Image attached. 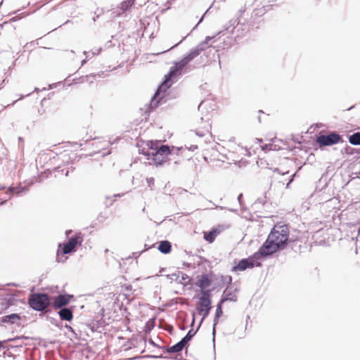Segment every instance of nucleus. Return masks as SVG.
I'll list each match as a JSON object with an SVG mask.
<instances>
[{
    "instance_id": "1",
    "label": "nucleus",
    "mask_w": 360,
    "mask_h": 360,
    "mask_svg": "<svg viewBox=\"0 0 360 360\" xmlns=\"http://www.w3.org/2000/svg\"><path fill=\"white\" fill-rule=\"evenodd\" d=\"M203 44H199L195 47L191 49L190 51L179 62L175 63L169 72L165 75L163 81L158 86L155 94L151 98L149 108L153 110L160 104L165 103L164 100L167 90L171 87L173 79H175L181 71L195 58L198 56L203 49Z\"/></svg>"
},
{
    "instance_id": "2",
    "label": "nucleus",
    "mask_w": 360,
    "mask_h": 360,
    "mask_svg": "<svg viewBox=\"0 0 360 360\" xmlns=\"http://www.w3.org/2000/svg\"><path fill=\"white\" fill-rule=\"evenodd\" d=\"M297 243V240L289 238L288 225L278 223L274 225L266 240L259 248V253L263 254L264 257H268L284 250L288 245L293 250V245Z\"/></svg>"
},
{
    "instance_id": "3",
    "label": "nucleus",
    "mask_w": 360,
    "mask_h": 360,
    "mask_svg": "<svg viewBox=\"0 0 360 360\" xmlns=\"http://www.w3.org/2000/svg\"><path fill=\"white\" fill-rule=\"evenodd\" d=\"M146 146H148L151 150V162L157 167L163 165L170 160L169 156L172 155V150L175 148L174 146H169L168 145L162 144L160 141H148L146 143Z\"/></svg>"
},
{
    "instance_id": "4",
    "label": "nucleus",
    "mask_w": 360,
    "mask_h": 360,
    "mask_svg": "<svg viewBox=\"0 0 360 360\" xmlns=\"http://www.w3.org/2000/svg\"><path fill=\"white\" fill-rule=\"evenodd\" d=\"M27 302L35 311L48 312L47 308L51 305V299L46 293L34 292L29 295Z\"/></svg>"
},
{
    "instance_id": "5",
    "label": "nucleus",
    "mask_w": 360,
    "mask_h": 360,
    "mask_svg": "<svg viewBox=\"0 0 360 360\" xmlns=\"http://www.w3.org/2000/svg\"><path fill=\"white\" fill-rule=\"evenodd\" d=\"M33 184V181L30 182L26 186H22L20 184L16 186H10L8 188L4 186H0V205L4 204L13 195L20 196L22 193H26L29 191V187Z\"/></svg>"
},
{
    "instance_id": "6",
    "label": "nucleus",
    "mask_w": 360,
    "mask_h": 360,
    "mask_svg": "<svg viewBox=\"0 0 360 360\" xmlns=\"http://www.w3.org/2000/svg\"><path fill=\"white\" fill-rule=\"evenodd\" d=\"M262 257H265L263 254L259 253V249L258 251L252 255L239 260L238 262L232 267L231 271H243L248 269H252L254 266H260L261 263L259 259Z\"/></svg>"
},
{
    "instance_id": "7",
    "label": "nucleus",
    "mask_w": 360,
    "mask_h": 360,
    "mask_svg": "<svg viewBox=\"0 0 360 360\" xmlns=\"http://www.w3.org/2000/svg\"><path fill=\"white\" fill-rule=\"evenodd\" d=\"M316 140L320 146H330L343 142L342 136L336 131L330 132L328 134H319Z\"/></svg>"
},
{
    "instance_id": "8",
    "label": "nucleus",
    "mask_w": 360,
    "mask_h": 360,
    "mask_svg": "<svg viewBox=\"0 0 360 360\" xmlns=\"http://www.w3.org/2000/svg\"><path fill=\"white\" fill-rule=\"evenodd\" d=\"M82 242L80 233L70 237L68 241L63 245L62 254L67 255L76 252L77 246L80 245Z\"/></svg>"
},
{
    "instance_id": "9",
    "label": "nucleus",
    "mask_w": 360,
    "mask_h": 360,
    "mask_svg": "<svg viewBox=\"0 0 360 360\" xmlns=\"http://www.w3.org/2000/svg\"><path fill=\"white\" fill-rule=\"evenodd\" d=\"M73 295L69 294H59L57 296L51 297V305L55 309H59L66 306L70 302Z\"/></svg>"
},
{
    "instance_id": "10",
    "label": "nucleus",
    "mask_w": 360,
    "mask_h": 360,
    "mask_svg": "<svg viewBox=\"0 0 360 360\" xmlns=\"http://www.w3.org/2000/svg\"><path fill=\"white\" fill-rule=\"evenodd\" d=\"M214 37H206L205 40L200 42V44H203V49L202 51L204 52L205 55L207 57H210V55H212V58H215V56H217V58H219V55L217 53L218 51L214 49V46H207L208 43L214 39Z\"/></svg>"
},
{
    "instance_id": "11",
    "label": "nucleus",
    "mask_w": 360,
    "mask_h": 360,
    "mask_svg": "<svg viewBox=\"0 0 360 360\" xmlns=\"http://www.w3.org/2000/svg\"><path fill=\"white\" fill-rule=\"evenodd\" d=\"M74 307L59 309L58 314L62 321H71L73 319Z\"/></svg>"
},
{
    "instance_id": "12",
    "label": "nucleus",
    "mask_w": 360,
    "mask_h": 360,
    "mask_svg": "<svg viewBox=\"0 0 360 360\" xmlns=\"http://www.w3.org/2000/svg\"><path fill=\"white\" fill-rule=\"evenodd\" d=\"M212 284V280L208 274H202L198 276V281L195 285L199 287L201 290H205Z\"/></svg>"
},
{
    "instance_id": "13",
    "label": "nucleus",
    "mask_w": 360,
    "mask_h": 360,
    "mask_svg": "<svg viewBox=\"0 0 360 360\" xmlns=\"http://www.w3.org/2000/svg\"><path fill=\"white\" fill-rule=\"evenodd\" d=\"M135 0H125L120 4L119 9L113 11L112 13L117 16H120L123 13L129 11L134 5Z\"/></svg>"
},
{
    "instance_id": "14",
    "label": "nucleus",
    "mask_w": 360,
    "mask_h": 360,
    "mask_svg": "<svg viewBox=\"0 0 360 360\" xmlns=\"http://www.w3.org/2000/svg\"><path fill=\"white\" fill-rule=\"evenodd\" d=\"M184 347H187L181 340L171 347H160V349L167 353H178L181 352Z\"/></svg>"
},
{
    "instance_id": "15",
    "label": "nucleus",
    "mask_w": 360,
    "mask_h": 360,
    "mask_svg": "<svg viewBox=\"0 0 360 360\" xmlns=\"http://www.w3.org/2000/svg\"><path fill=\"white\" fill-rule=\"evenodd\" d=\"M220 228L221 226H219L218 228L212 229L209 232H205L204 239L209 243H212L214 240L216 236L221 233V230Z\"/></svg>"
},
{
    "instance_id": "16",
    "label": "nucleus",
    "mask_w": 360,
    "mask_h": 360,
    "mask_svg": "<svg viewBox=\"0 0 360 360\" xmlns=\"http://www.w3.org/2000/svg\"><path fill=\"white\" fill-rule=\"evenodd\" d=\"M226 301H236V296L233 295V292L227 287L223 292L220 302L224 303Z\"/></svg>"
},
{
    "instance_id": "17",
    "label": "nucleus",
    "mask_w": 360,
    "mask_h": 360,
    "mask_svg": "<svg viewBox=\"0 0 360 360\" xmlns=\"http://www.w3.org/2000/svg\"><path fill=\"white\" fill-rule=\"evenodd\" d=\"M158 249L163 254H168L172 250L171 243L168 240H162L160 242Z\"/></svg>"
},
{
    "instance_id": "18",
    "label": "nucleus",
    "mask_w": 360,
    "mask_h": 360,
    "mask_svg": "<svg viewBox=\"0 0 360 360\" xmlns=\"http://www.w3.org/2000/svg\"><path fill=\"white\" fill-rule=\"evenodd\" d=\"M20 316L18 314H11L9 315L2 317L1 321L3 323H14L17 320H20Z\"/></svg>"
},
{
    "instance_id": "19",
    "label": "nucleus",
    "mask_w": 360,
    "mask_h": 360,
    "mask_svg": "<svg viewBox=\"0 0 360 360\" xmlns=\"http://www.w3.org/2000/svg\"><path fill=\"white\" fill-rule=\"evenodd\" d=\"M197 332V329L195 330L193 328H191L188 331L187 334L181 340L186 347H188L189 342L195 336Z\"/></svg>"
},
{
    "instance_id": "20",
    "label": "nucleus",
    "mask_w": 360,
    "mask_h": 360,
    "mask_svg": "<svg viewBox=\"0 0 360 360\" xmlns=\"http://www.w3.org/2000/svg\"><path fill=\"white\" fill-rule=\"evenodd\" d=\"M348 139L352 145L360 146V131L349 135Z\"/></svg>"
},
{
    "instance_id": "21",
    "label": "nucleus",
    "mask_w": 360,
    "mask_h": 360,
    "mask_svg": "<svg viewBox=\"0 0 360 360\" xmlns=\"http://www.w3.org/2000/svg\"><path fill=\"white\" fill-rule=\"evenodd\" d=\"M212 300L199 299L196 309H212Z\"/></svg>"
},
{
    "instance_id": "22",
    "label": "nucleus",
    "mask_w": 360,
    "mask_h": 360,
    "mask_svg": "<svg viewBox=\"0 0 360 360\" xmlns=\"http://www.w3.org/2000/svg\"><path fill=\"white\" fill-rule=\"evenodd\" d=\"M196 310H197L198 313L200 315L202 316V319H201L200 322L199 323L198 326L197 328V330H198L200 327V326H201V324H202V323L203 322V321L209 315L211 309H196Z\"/></svg>"
},
{
    "instance_id": "23",
    "label": "nucleus",
    "mask_w": 360,
    "mask_h": 360,
    "mask_svg": "<svg viewBox=\"0 0 360 360\" xmlns=\"http://www.w3.org/2000/svg\"><path fill=\"white\" fill-rule=\"evenodd\" d=\"M342 153H346L347 155H353L354 153L360 154V149L354 148L349 146H347L342 150Z\"/></svg>"
},
{
    "instance_id": "24",
    "label": "nucleus",
    "mask_w": 360,
    "mask_h": 360,
    "mask_svg": "<svg viewBox=\"0 0 360 360\" xmlns=\"http://www.w3.org/2000/svg\"><path fill=\"white\" fill-rule=\"evenodd\" d=\"M219 318H216V316L214 315V323L212 327V343H213V347L214 349H215V335H216V326L218 323Z\"/></svg>"
},
{
    "instance_id": "25",
    "label": "nucleus",
    "mask_w": 360,
    "mask_h": 360,
    "mask_svg": "<svg viewBox=\"0 0 360 360\" xmlns=\"http://www.w3.org/2000/svg\"><path fill=\"white\" fill-rule=\"evenodd\" d=\"M202 292L199 299L211 300V290H202Z\"/></svg>"
},
{
    "instance_id": "26",
    "label": "nucleus",
    "mask_w": 360,
    "mask_h": 360,
    "mask_svg": "<svg viewBox=\"0 0 360 360\" xmlns=\"http://www.w3.org/2000/svg\"><path fill=\"white\" fill-rule=\"evenodd\" d=\"M222 304H223V302L219 301V302L217 305L216 311H215L216 318H219L223 314Z\"/></svg>"
},
{
    "instance_id": "27",
    "label": "nucleus",
    "mask_w": 360,
    "mask_h": 360,
    "mask_svg": "<svg viewBox=\"0 0 360 360\" xmlns=\"http://www.w3.org/2000/svg\"><path fill=\"white\" fill-rule=\"evenodd\" d=\"M178 277L179 279L177 281L180 283H183L184 281H186V280L188 279V276L181 271L178 272Z\"/></svg>"
},
{
    "instance_id": "28",
    "label": "nucleus",
    "mask_w": 360,
    "mask_h": 360,
    "mask_svg": "<svg viewBox=\"0 0 360 360\" xmlns=\"http://www.w3.org/2000/svg\"><path fill=\"white\" fill-rule=\"evenodd\" d=\"M266 192H264V195L262 197H259L255 200V205L261 204V205H264L266 203Z\"/></svg>"
},
{
    "instance_id": "29",
    "label": "nucleus",
    "mask_w": 360,
    "mask_h": 360,
    "mask_svg": "<svg viewBox=\"0 0 360 360\" xmlns=\"http://www.w3.org/2000/svg\"><path fill=\"white\" fill-rule=\"evenodd\" d=\"M140 153H142L143 155H144L145 156H146L148 160L150 159L151 150L149 149L148 147L147 148H142L141 150L140 151Z\"/></svg>"
},
{
    "instance_id": "30",
    "label": "nucleus",
    "mask_w": 360,
    "mask_h": 360,
    "mask_svg": "<svg viewBox=\"0 0 360 360\" xmlns=\"http://www.w3.org/2000/svg\"><path fill=\"white\" fill-rule=\"evenodd\" d=\"M140 358L162 359V358H166V357L163 356L162 355H159V356H157V355H146V356H136L134 358H132V359H140ZM129 360H131V359H129Z\"/></svg>"
},
{
    "instance_id": "31",
    "label": "nucleus",
    "mask_w": 360,
    "mask_h": 360,
    "mask_svg": "<svg viewBox=\"0 0 360 360\" xmlns=\"http://www.w3.org/2000/svg\"><path fill=\"white\" fill-rule=\"evenodd\" d=\"M64 257V255L62 254V252H60V250H58V252H57V257H56V259L58 262H64L66 259H67V257Z\"/></svg>"
},
{
    "instance_id": "32",
    "label": "nucleus",
    "mask_w": 360,
    "mask_h": 360,
    "mask_svg": "<svg viewBox=\"0 0 360 360\" xmlns=\"http://www.w3.org/2000/svg\"><path fill=\"white\" fill-rule=\"evenodd\" d=\"M207 134H210L209 128L207 127L205 131H196V134L200 137L205 136Z\"/></svg>"
},
{
    "instance_id": "33",
    "label": "nucleus",
    "mask_w": 360,
    "mask_h": 360,
    "mask_svg": "<svg viewBox=\"0 0 360 360\" xmlns=\"http://www.w3.org/2000/svg\"><path fill=\"white\" fill-rule=\"evenodd\" d=\"M222 281L227 284H231L232 282V277L231 276H222Z\"/></svg>"
},
{
    "instance_id": "34",
    "label": "nucleus",
    "mask_w": 360,
    "mask_h": 360,
    "mask_svg": "<svg viewBox=\"0 0 360 360\" xmlns=\"http://www.w3.org/2000/svg\"><path fill=\"white\" fill-rule=\"evenodd\" d=\"M20 337H16L15 338H11V339H8V341H15L16 340H18L20 339ZM5 342H7V340H5ZM4 342L2 341H0V350L4 347Z\"/></svg>"
},
{
    "instance_id": "35",
    "label": "nucleus",
    "mask_w": 360,
    "mask_h": 360,
    "mask_svg": "<svg viewBox=\"0 0 360 360\" xmlns=\"http://www.w3.org/2000/svg\"><path fill=\"white\" fill-rule=\"evenodd\" d=\"M110 198H111V197H110V196H108V195H107V196L105 197V200H110ZM114 201H115V200L110 201L109 203H108V202H107V201H105V206H106L107 207L112 206V204H113V202H114Z\"/></svg>"
},
{
    "instance_id": "36",
    "label": "nucleus",
    "mask_w": 360,
    "mask_h": 360,
    "mask_svg": "<svg viewBox=\"0 0 360 360\" xmlns=\"http://www.w3.org/2000/svg\"><path fill=\"white\" fill-rule=\"evenodd\" d=\"M146 181H147V183H148V186H149L150 187L152 185H153V184H154V181H155V180H154V178H153V177L147 178V179H146Z\"/></svg>"
},
{
    "instance_id": "37",
    "label": "nucleus",
    "mask_w": 360,
    "mask_h": 360,
    "mask_svg": "<svg viewBox=\"0 0 360 360\" xmlns=\"http://www.w3.org/2000/svg\"><path fill=\"white\" fill-rule=\"evenodd\" d=\"M237 200L240 204V205L242 207L243 205V193H240L237 198Z\"/></svg>"
},
{
    "instance_id": "38",
    "label": "nucleus",
    "mask_w": 360,
    "mask_h": 360,
    "mask_svg": "<svg viewBox=\"0 0 360 360\" xmlns=\"http://www.w3.org/2000/svg\"><path fill=\"white\" fill-rule=\"evenodd\" d=\"M103 13V9H101V11L98 13H97V11L95 12V16L93 17V20L95 22L97 18L100 17V15Z\"/></svg>"
},
{
    "instance_id": "39",
    "label": "nucleus",
    "mask_w": 360,
    "mask_h": 360,
    "mask_svg": "<svg viewBox=\"0 0 360 360\" xmlns=\"http://www.w3.org/2000/svg\"><path fill=\"white\" fill-rule=\"evenodd\" d=\"M5 26H9L10 27V25L8 23H7V22H4L3 24L0 25V36L2 34L1 31L4 30Z\"/></svg>"
},
{
    "instance_id": "40",
    "label": "nucleus",
    "mask_w": 360,
    "mask_h": 360,
    "mask_svg": "<svg viewBox=\"0 0 360 360\" xmlns=\"http://www.w3.org/2000/svg\"><path fill=\"white\" fill-rule=\"evenodd\" d=\"M173 326L172 325H168L166 330L169 333H172V331H173Z\"/></svg>"
},
{
    "instance_id": "41",
    "label": "nucleus",
    "mask_w": 360,
    "mask_h": 360,
    "mask_svg": "<svg viewBox=\"0 0 360 360\" xmlns=\"http://www.w3.org/2000/svg\"><path fill=\"white\" fill-rule=\"evenodd\" d=\"M65 328H67L69 331L72 332L73 333H75L74 329L70 326H69L68 324H65Z\"/></svg>"
},
{
    "instance_id": "42",
    "label": "nucleus",
    "mask_w": 360,
    "mask_h": 360,
    "mask_svg": "<svg viewBox=\"0 0 360 360\" xmlns=\"http://www.w3.org/2000/svg\"><path fill=\"white\" fill-rule=\"evenodd\" d=\"M170 278L172 279H175L176 281H177L179 279L178 273L172 274Z\"/></svg>"
},
{
    "instance_id": "43",
    "label": "nucleus",
    "mask_w": 360,
    "mask_h": 360,
    "mask_svg": "<svg viewBox=\"0 0 360 360\" xmlns=\"http://www.w3.org/2000/svg\"><path fill=\"white\" fill-rule=\"evenodd\" d=\"M295 176V173L291 176V178H290V181H288V183L287 184V188H288V187L289 186V185L292 182V181H293V178H294V176Z\"/></svg>"
},
{
    "instance_id": "44",
    "label": "nucleus",
    "mask_w": 360,
    "mask_h": 360,
    "mask_svg": "<svg viewBox=\"0 0 360 360\" xmlns=\"http://www.w3.org/2000/svg\"><path fill=\"white\" fill-rule=\"evenodd\" d=\"M148 342H149V344H150V345H154V346H155V347H159V348H160V346H159V345H156V344L153 342V340H151V339L148 341Z\"/></svg>"
},
{
    "instance_id": "45",
    "label": "nucleus",
    "mask_w": 360,
    "mask_h": 360,
    "mask_svg": "<svg viewBox=\"0 0 360 360\" xmlns=\"http://www.w3.org/2000/svg\"><path fill=\"white\" fill-rule=\"evenodd\" d=\"M124 194V193H117V194H114L112 197L114 198H120V197H122L123 196Z\"/></svg>"
},
{
    "instance_id": "46",
    "label": "nucleus",
    "mask_w": 360,
    "mask_h": 360,
    "mask_svg": "<svg viewBox=\"0 0 360 360\" xmlns=\"http://www.w3.org/2000/svg\"><path fill=\"white\" fill-rule=\"evenodd\" d=\"M101 50H102V49H101V48H100V49H98V51H97V52H94V51H93V52L91 53L92 56H94V55L98 54V53L101 51Z\"/></svg>"
},
{
    "instance_id": "47",
    "label": "nucleus",
    "mask_w": 360,
    "mask_h": 360,
    "mask_svg": "<svg viewBox=\"0 0 360 360\" xmlns=\"http://www.w3.org/2000/svg\"><path fill=\"white\" fill-rule=\"evenodd\" d=\"M195 315L193 314V320H192V322H191V326H190L191 327H193V326H194V323H195Z\"/></svg>"
},
{
    "instance_id": "48",
    "label": "nucleus",
    "mask_w": 360,
    "mask_h": 360,
    "mask_svg": "<svg viewBox=\"0 0 360 360\" xmlns=\"http://www.w3.org/2000/svg\"><path fill=\"white\" fill-rule=\"evenodd\" d=\"M198 147L197 146H195V145H192L190 148H189V150H193L194 149H196Z\"/></svg>"
},
{
    "instance_id": "49",
    "label": "nucleus",
    "mask_w": 360,
    "mask_h": 360,
    "mask_svg": "<svg viewBox=\"0 0 360 360\" xmlns=\"http://www.w3.org/2000/svg\"><path fill=\"white\" fill-rule=\"evenodd\" d=\"M72 230H68V231H66L65 234L68 237L69 234L72 233Z\"/></svg>"
},
{
    "instance_id": "50",
    "label": "nucleus",
    "mask_w": 360,
    "mask_h": 360,
    "mask_svg": "<svg viewBox=\"0 0 360 360\" xmlns=\"http://www.w3.org/2000/svg\"><path fill=\"white\" fill-rule=\"evenodd\" d=\"M88 59L87 58H85L82 61V65H84L86 62H87Z\"/></svg>"
},
{
    "instance_id": "51",
    "label": "nucleus",
    "mask_w": 360,
    "mask_h": 360,
    "mask_svg": "<svg viewBox=\"0 0 360 360\" xmlns=\"http://www.w3.org/2000/svg\"><path fill=\"white\" fill-rule=\"evenodd\" d=\"M179 328H180L181 330H185V329H186V328H185L184 326H181V325H180V326H179Z\"/></svg>"
},
{
    "instance_id": "52",
    "label": "nucleus",
    "mask_w": 360,
    "mask_h": 360,
    "mask_svg": "<svg viewBox=\"0 0 360 360\" xmlns=\"http://www.w3.org/2000/svg\"><path fill=\"white\" fill-rule=\"evenodd\" d=\"M229 210L231 212H237V210H235V209H229Z\"/></svg>"
},
{
    "instance_id": "53",
    "label": "nucleus",
    "mask_w": 360,
    "mask_h": 360,
    "mask_svg": "<svg viewBox=\"0 0 360 360\" xmlns=\"http://www.w3.org/2000/svg\"><path fill=\"white\" fill-rule=\"evenodd\" d=\"M202 105H203V102H201L200 103V105H198V110L202 107Z\"/></svg>"
},
{
    "instance_id": "54",
    "label": "nucleus",
    "mask_w": 360,
    "mask_h": 360,
    "mask_svg": "<svg viewBox=\"0 0 360 360\" xmlns=\"http://www.w3.org/2000/svg\"><path fill=\"white\" fill-rule=\"evenodd\" d=\"M41 178H42V175L39 176V181H38L39 182H41L42 181Z\"/></svg>"
},
{
    "instance_id": "55",
    "label": "nucleus",
    "mask_w": 360,
    "mask_h": 360,
    "mask_svg": "<svg viewBox=\"0 0 360 360\" xmlns=\"http://www.w3.org/2000/svg\"><path fill=\"white\" fill-rule=\"evenodd\" d=\"M68 174H69V171H68V170H66V172H65V175L66 176H68Z\"/></svg>"
},
{
    "instance_id": "56",
    "label": "nucleus",
    "mask_w": 360,
    "mask_h": 360,
    "mask_svg": "<svg viewBox=\"0 0 360 360\" xmlns=\"http://www.w3.org/2000/svg\"><path fill=\"white\" fill-rule=\"evenodd\" d=\"M39 91V88H37V87H35V88H34V91L38 92Z\"/></svg>"
},
{
    "instance_id": "57",
    "label": "nucleus",
    "mask_w": 360,
    "mask_h": 360,
    "mask_svg": "<svg viewBox=\"0 0 360 360\" xmlns=\"http://www.w3.org/2000/svg\"><path fill=\"white\" fill-rule=\"evenodd\" d=\"M70 22H71V21L70 20H68L65 21V22L64 24H68V23H70Z\"/></svg>"
},
{
    "instance_id": "58",
    "label": "nucleus",
    "mask_w": 360,
    "mask_h": 360,
    "mask_svg": "<svg viewBox=\"0 0 360 360\" xmlns=\"http://www.w3.org/2000/svg\"><path fill=\"white\" fill-rule=\"evenodd\" d=\"M184 264L186 266H189L191 265L189 263H184Z\"/></svg>"
},
{
    "instance_id": "59",
    "label": "nucleus",
    "mask_w": 360,
    "mask_h": 360,
    "mask_svg": "<svg viewBox=\"0 0 360 360\" xmlns=\"http://www.w3.org/2000/svg\"><path fill=\"white\" fill-rule=\"evenodd\" d=\"M202 18H203V16L200 18V20H199L198 23H200V22H202Z\"/></svg>"
},
{
    "instance_id": "60",
    "label": "nucleus",
    "mask_w": 360,
    "mask_h": 360,
    "mask_svg": "<svg viewBox=\"0 0 360 360\" xmlns=\"http://www.w3.org/2000/svg\"><path fill=\"white\" fill-rule=\"evenodd\" d=\"M174 164H175V165H177V164H179V162H178L177 160H175V161H174Z\"/></svg>"
},
{
    "instance_id": "61",
    "label": "nucleus",
    "mask_w": 360,
    "mask_h": 360,
    "mask_svg": "<svg viewBox=\"0 0 360 360\" xmlns=\"http://www.w3.org/2000/svg\"><path fill=\"white\" fill-rule=\"evenodd\" d=\"M275 172H278V173H279V169H278V168H276V169H275Z\"/></svg>"
},
{
    "instance_id": "62",
    "label": "nucleus",
    "mask_w": 360,
    "mask_h": 360,
    "mask_svg": "<svg viewBox=\"0 0 360 360\" xmlns=\"http://www.w3.org/2000/svg\"><path fill=\"white\" fill-rule=\"evenodd\" d=\"M178 44H175V45H174V46H173L171 49H173L174 47L177 46V45H178Z\"/></svg>"
},
{
    "instance_id": "63",
    "label": "nucleus",
    "mask_w": 360,
    "mask_h": 360,
    "mask_svg": "<svg viewBox=\"0 0 360 360\" xmlns=\"http://www.w3.org/2000/svg\"><path fill=\"white\" fill-rule=\"evenodd\" d=\"M218 207L220 208L221 210L225 209V207Z\"/></svg>"
},
{
    "instance_id": "64",
    "label": "nucleus",
    "mask_w": 360,
    "mask_h": 360,
    "mask_svg": "<svg viewBox=\"0 0 360 360\" xmlns=\"http://www.w3.org/2000/svg\"><path fill=\"white\" fill-rule=\"evenodd\" d=\"M83 53H84V55H86L87 52L84 51L83 52Z\"/></svg>"
}]
</instances>
